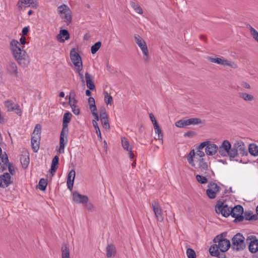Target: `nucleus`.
Here are the masks:
<instances>
[{
  "label": "nucleus",
  "mask_w": 258,
  "mask_h": 258,
  "mask_svg": "<svg viewBox=\"0 0 258 258\" xmlns=\"http://www.w3.org/2000/svg\"><path fill=\"white\" fill-rule=\"evenodd\" d=\"M208 59L211 62L215 63L223 67H229L232 69H236L238 67L236 62L227 59L222 56L209 57Z\"/></svg>",
  "instance_id": "6"
},
{
  "label": "nucleus",
  "mask_w": 258,
  "mask_h": 258,
  "mask_svg": "<svg viewBox=\"0 0 258 258\" xmlns=\"http://www.w3.org/2000/svg\"><path fill=\"white\" fill-rule=\"evenodd\" d=\"M219 191L220 187L216 183L211 182L208 185L206 194L209 198L214 199Z\"/></svg>",
  "instance_id": "13"
},
{
  "label": "nucleus",
  "mask_w": 258,
  "mask_h": 258,
  "mask_svg": "<svg viewBox=\"0 0 258 258\" xmlns=\"http://www.w3.org/2000/svg\"><path fill=\"white\" fill-rule=\"evenodd\" d=\"M219 248V246H218L217 244H214L210 246L209 251L211 255L212 256H218V255L220 254Z\"/></svg>",
  "instance_id": "33"
},
{
  "label": "nucleus",
  "mask_w": 258,
  "mask_h": 258,
  "mask_svg": "<svg viewBox=\"0 0 258 258\" xmlns=\"http://www.w3.org/2000/svg\"><path fill=\"white\" fill-rule=\"evenodd\" d=\"M204 145L205 151L207 157L215 155L219 152V147L209 141L202 142Z\"/></svg>",
  "instance_id": "10"
},
{
  "label": "nucleus",
  "mask_w": 258,
  "mask_h": 258,
  "mask_svg": "<svg viewBox=\"0 0 258 258\" xmlns=\"http://www.w3.org/2000/svg\"><path fill=\"white\" fill-rule=\"evenodd\" d=\"M242 86L243 88H245V89H250V86L249 84H248V83H246V82H243V83H242Z\"/></svg>",
  "instance_id": "58"
},
{
  "label": "nucleus",
  "mask_w": 258,
  "mask_h": 258,
  "mask_svg": "<svg viewBox=\"0 0 258 258\" xmlns=\"http://www.w3.org/2000/svg\"><path fill=\"white\" fill-rule=\"evenodd\" d=\"M186 255L188 258H196V252L191 248H188L186 250Z\"/></svg>",
  "instance_id": "48"
},
{
  "label": "nucleus",
  "mask_w": 258,
  "mask_h": 258,
  "mask_svg": "<svg viewBox=\"0 0 258 258\" xmlns=\"http://www.w3.org/2000/svg\"><path fill=\"white\" fill-rule=\"evenodd\" d=\"M249 153L253 156H258V146L255 144H250L248 147Z\"/></svg>",
  "instance_id": "34"
},
{
  "label": "nucleus",
  "mask_w": 258,
  "mask_h": 258,
  "mask_svg": "<svg viewBox=\"0 0 258 258\" xmlns=\"http://www.w3.org/2000/svg\"><path fill=\"white\" fill-rule=\"evenodd\" d=\"M246 246V243H232L231 244V248L236 251L243 250Z\"/></svg>",
  "instance_id": "35"
},
{
  "label": "nucleus",
  "mask_w": 258,
  "mask_h": 258,
  "mask_svg": "<svg viewBox=\"0 0 258 258\" xmlns=\"http://www.w3.org/2000/svg\"><path fill=\"white\" fill-rule=\"evenodd\" d=\"M246 240L249 242H258V237L255 235L250 234L247 237Z\"/></svg>",
  "instance_id": "50"
},
{
  "label": "nucleus",
  "mask_w": 258,
  "mask_h": 258,
  "mask_svg": "<svg viewBox=\"0 0 258 258\" xmlns=\"http://www.w3.org/2000/svg\"><path fill=\"white\" fill-rule=\"evenodd\" d=\"M61 258H70V248L68 243H64L61 247Z\"/></svg>",
  "instance_id": "27"
},
{
  "label": "nucleus",
  "mask_w": 258,
  "mask_h": 258,
  "mask_svg": "<svg viewBox=\"0 0 258 258\" xmlns=\"http://www.w3.org/2000/svg\"><path fill=\"white\" fill-rule=\"evenodd\" d=\"M68 142L67 135L64 133V130H62L59 138V147L58 152L59 153H63L65 146Z\"/></svg>",
  "instance_id": "23"
},
{
  "label": "nucleus",
  "mask_w": 258,
  "mask_h": 258,
  "mask_svg": "<svg viewBox=\"0 0 258 258\" xmlns=\"http://www.w3.org/2000/svg\"><path fill=\"white\" fill-rule=\"evenodd\" d=\"M5 106L9 111H15L19 115H21L22 112L19 108V106L13 103L11 100H7L5 102Z\"/></svg>",
  "instance_id": "17"
},
{
  "label": "nucleus",
  "mask_w": 258,
  "mask_h": 258,
  "mask_svg": "<svg viewBox=\"0 0 258 258\" xmlns=\"http://www.w3.org/2000/svg\"><path fill=\"white\" fill-rule=\"evenodd\" d=\"M152 122L153 124L154 127L159 126V124H158L156 118L154 119V120H152Z\"/></svg>",
  "instance_id": "61"
},
{
  "label": "nucleus",
  "mask_w": 258,
  "mask_h": 258,
  "mask_svg": "<svg viewBox=\"0 0 258 258\" xmlns=\"http://www.w3.org/2000/svg\"><path fill=\"white\" fill-rule=\"evenodd\" d=\"M28 31H29V29H28V27H24L23 28V29H22V34H23V35L24 36L26 35L28 33Z\"/></svg>",
  "instance_id": "57"
},
{
  "label": "nucleus",
  "mask_w": 258,
  "mask_h": 258,
  "mask_svg": "<svg viewBox=\"0 0 258 258\" xmlns=\"http://www.w3.org/2000/svg\"><path fill=\"white\" fill-rule=\"evenodd\" d=\"M121 141L122 148L127 152L130 158L133 159L135 156L132 151L133 146L130 144L127 139L125 137H122L121 138Z\"/></svg>",
  "instance_id": "15"
},
{
  "label": "nucleus",
  "mask_w": 258,
  "mask_h": 258,
  "mask_svg": "<svg viewBox=\"0 0 258 258\" xmlns=\"http://www.w3.org/2000/svg\"><path fill=\"white\" fill-rule=\"evenodd\" d=\"M59 96H60V97H64V92H61L59 93Z\"/></svg>",
  "instance_id": "64"
},
{
  "label": "nucleus",
  "mask_w": 258,
  "mask_h": 258,
  "mask_svg": "<svg viewBox=\"0 0 258 258\" xmlns=\"http://www.w3.org/2000/svg\"><path fill=\"white\" fill-rule=\"evenodd\" d=\"M239 96L244 100L247 101H252L254 98L253 95L246 93H240Z\"/></svg>",
  "instance_id": "42"
},
{
  "label": "nucleus",
  "mask_w": 258,
  "mask_h": 258,
  "mask_svg": "<svg viewBox=\"0 0 258 258\" xmlns=\"http://www.w3.org/2000/svg\"><path fill=\"white\" fill-rule=\"evenodd\" d=\"M215 211L218 214H221L224 217H228L231 215V207L225 202L218 201L215 207Z\"/></svg>",
  "instance_id": "9"
},
{
  "label": "nucleus",
  "mask_w": 258,
  "mask_h": 258,
  "mask_svg": "<svg viewBox=\"0 0 258 258\" xmlns=\"http://www.w3.org/2000/svg\"><path fill=\"white\" fill-rule=\"evenodd\" d=\"M73 200L75 202L83 205L87 204L89 200L87 196L82 195L77 191L73 192Z\"/></svg>",
  "instance_id": "19"
},
{
  "label": "nucleus",
  "mask_w": 258,
  "mask_h": 258,
  "mask_svg": "<svg viewBox=\"0 0 258 258\" xmlns=\"http://www.w3.org/2000/svg\"><path fill=\"white\" fill-rule=\"evenodd\" d=\"M12 183L11 177L9 173H5L0 176V187H6Z\"/></svg>",
  "instance_id": "21"
},
{
  "label": "nucleus",
  "mask_w": 258,
  "mask_h": 258,
  "mask_svg": "<svg viewBox=\"0 0 258 258\" xmlns=\"http://www.w3.org/2000/svg\"><path fill=\"white\" fill-rule=\"evenodd\" d=\"M57 13L66 23L69 24L71 22L72 12L67 5L62 4L58 7Z\"/></svg>",
  "instance_id": "7"
},
{
  "label": "nucleus",
  "mask_w": 258,
  "mask_h": 258,
  "mask_svg": "<svg viewBox=\"0 0 258 258\" xmlns=\"http://www.w3.org/2000/svg\"><path fill=\"white\" fill-rule=\"evenodd\" d=\"M70 38L69 32L65 29L61 30L57 36V39L60 42H64Z\"/></svg>",
  "instance_id": "25"
},
{
  "label": "nucleus",
  "mask_w": 258,
  "mask_h": 258,
  "mask_svg": "<svg viewBox=\"0 0 258 258\" xmlns=\"http://www.w3.org/2000/svg\"><path fill=\"white\" fill-rule=\"evenodd\" d=\"M155 132V134L157 135L158 137L155 138L156 140H158L161 141V143L163 144V134L160 128L159 125L154 127Z\"/></svg>",
  "instance_id": "39"
},
{
  "label": "nucleus",
  "mask_w": 258,
  "mask_h": 258,
  "mask_svg": "<svg viewBox=\"0 0 258 258\" xmlns=\"http://www.w3.org/2000/svg\"><path fill=\"white\" fill-rule=\"evenodd\" d=\"M10 49L14 58L20 66L26 67L29 64V57L18 40L13 39L11 41Z\"/></svg>",
  "instance_id": "3"
},
{
  "label": "nucleus",
  "mask_w": 258,
  "mask_h": 258,
  "mask_svg": "<svg viewBox=\"0 0 258 258\" xmlns=\"http://www.w3.org/2000/svg\"><path fill=\"white\" fill-rule=\"evenodd\" d=\"M17 6L19 10L30 7L36 8L37 6V0H19Z\"/></svg>",
  "instance_id": "14"
},
{
  "label": "nucleus",
  "mask_w": 258,
  "mask_h": 258,
  "mask_svg": "<svg viewBox=\"0 0 258 258\" xmlns=\"http://www.w3.org/2000/svg\"><path fill=\"white\" fill-rule=\"evenodd\" d=\"M204 145L201 143L196 148V152L191 150L187 155L186 159L189 164L201 173L208 175L212 172L210 157H207L203 151Z\"/></svg>",
  "instance_id": "1"
},
{
  "label": "nucleus",
  "mask_w": 258,
  "mask_h": 258,
  "mask_svg": "<svg viewBox=\"0 0 258 258\" xmlns=\"http://www.w3.org/2000/svg\"><path fill=\"white\" fill-rule=\"evenodd\" d=\"M238 153L242 156H246L247 154L246 146L244 143L241 140L235 141L231 150V155L233 156L234 158L238 156Z\"/></svg>",
  "instance_id": "5"
},
{
  "label": "nucleus",
  "mask_w": 258,
  "mask_h": 258,
  "mask_svg": "<svg viewBox=\"0 0 258 258\" xmlns=\"http://www.w3.org/2000/svg\"><path fill=\"white\" fill-rule=\"evenodd\" d=\"M92 123L95 130L99 128L97 122H96V120H93Z\"/></svg>",
  "instance_id": "59"
},
{
  "label": "nucleus",
  "mask_w": 258,
  "mask_h": 258,
  "mask_svg": "<svg viewBox=\"0 0 258 258\" xmlns=\"http://www.w3.org/2000/svg\"><path fill=\"white\" fill-rule=\"evenodd\" d=\"M104 102L106 105L111 104L113 101V98L112 96L109 95L108 92H104Z\"/></svg>",
  "instance_id": "44"
},
{
  "label": "nucleus",
  "mask_w": 258,
  "mask_h": 258,
  "mask_svg": "<svg viewBox=\"0 0 258 258\" xmlns=\"http://www.w3.org/2000/svg\"><path fill=\"white\" fill-rule=\"evenodd\" d=\"M70 58L75 67L76 72L79 75L80 80L82 84L85 85L86 84L87 88L89 90H95V85L94 83L92 76L88 72H86L85 74H84L82 58L76 48H73L71 50Z\"/></svg>",
  "instance_id": "2"
},
{
  "label": "nucleus",
  "mask_w": 258,
  "mask_h": 258,
  "mask_svg": "<svg viewBox=\"0 0 258 258\" xmlns=\"http://www.w3.org/2000/svg\"><path fill=\"white\" fill-rule=\"evenodd\" d=\"M202 122L201 119L198 118H191L187 119H180L177 121L175 124L179 128H185L190 125H196Z\"/></svg>",
  "instance_id": "11"
},
{
  "label": "nucleus",
  "mask_w": 258,
  "mask_h": 258,
  "mask_svg": "<svg viewBox=\"0 0 258 258\" xmlns=\"http://www.w3.org/2000/svg\"><path fill=\"white\" fill-rule=\"evenodd\" d=\"M58 163V157L57 156H55L52 159L51 165L50 172L52 174L55 172V171L57 169Z\"/></svg>",
  "instance_id": "36"
},
{
  "label": "nucleus",
  "mask_w": 258,
  "mask_h": 258,
  "mask_svg": "<svg viewBox=\"0 0 258 258\" xmlns=\"http://www.w3.org/2000/svg\"><path fill=\"white\" fill-rule=\"evenodd\" d=\"M41 126L40 124H37L32 135L33 136H40L41 134Z\"/></svg>",
  "instance_id": "47"
},
{
  "label": "nucleus",
  "mask_w": 258,
  "mask_h": 258,
  "mask_svg": "<svg viewBox=\"0 0 258 258\" xmlns=\"http://www.w3.org/2000/svg\"><path fill=\"white\" fill-rule=\"evenodd\" d=\"M195 135V133L192 131H189L186 133H185L184 134V137H192L194 136Z\"/></svg>",
  "instance_id": "52"
},
{
  "label": "nucleus",
  "mask_w": 258,
  "mask_h": 258,
  "mask_svg": "<svg viewBox=\"0 0 258 258\" xmlns=\"http://www.w3.org/2000/svg\"><path fill=\"white\" fill-rule=\"evenodd\" d=\"M219 249L222 252H225L231 247V243H218Z\"/></svg>",
  "instance_id": "37"
},
{
  "label": "nucleus",
  "mask_w": 258,
  "mask_h": 258,
  "mask_svg": "<svg viewBox=\"0 0 258 258\" xmlns=\"http://www.w3.org/2000/svg\"><path fill=\"white\" fill-rule=\"evenodd\" d=\"M86 95L87 96H91V92H90V91L89 90H87L86 91Z\"/></svg>",
  "instance_id": "63"
},
{
  "label": "nucleus",
  "mask_w": 258,
  "mask_h": 258,
  "mask_svg": "<svg viewBox=\"0 0 258 258\" xmlns=\"http://www.w3.org/2000/svg\"><path fill=\"white\" fill-rule=\"evenodd\" d=\"M149 117H150V118L151 121L152 120H154V119H155V117L154 115L152 113H150Z\"/></svg>",
  "instance_id": "62"
},
{
  "label": "nucleus",
  "mask_w": 258,
  "mask_h": 258,
  "mask_svg": "<svg viewBox=\"0 0 258 258\" xmlns=\"http://www.w3.org/2000/svg\"><path fill=\"white\" fill-rule=\"evenodd\" d=\"M231 216L235 218L234 221L240 222L243 220V216L242 214L243 213V209L240 205H237L234 208H231Z\"/></svg>",
  "instance_id": "12"
},
{
  "label": "nucleus",
  "mask_w": 258,
  "mask_h": 258,
  "mask_svg": "<svg viewBox=\"0 0 258 258\" xmlns=\"http://www.w3.org/2000/svg\"><path fill=\"white\" fill-rule=\"evenodd\" d=\"M105 252L107 258L114 257L116 254V248L113 243H108L105 247Z\"/></svg>",
  "instance_id": "22"
},
{
  "label": "nucleus",
  "mask_w": 258,
  "mask_h": 258,
  "mask_svg": "<svg viewBox=\"0 0 258 258\" xmlns=\"http://www.w3.org/2000/svg\"><path fill=\"white\" fill-rule=\"evenodd\" d=\"M8 167V168H9V172H10V173H11L12 175L14 174V172H15L14 169L13 167L11 165H10V164H9V162H8V167Z\"/></svg>",
  "instance_id": "55"
},
{
  "label": "nucleus",
  "mask_w": 258,
  "mask_h": 258,
  "mask_svg": "<svg viewBox=\"0 0 258 258\" xmlns=\"http://www.w3.org/2000/svg\"><path fill=\"white\" fill-rule=\"evenodd\" d=\"M245 219L246 220H255L256 218V216L255 215H252V216H249V215H247L246 214H245Z\"/></svg>",
  "instance_id": "54"
},
{
  "label": "nucleus",
  "mask_w": 258,
  "mask_h": 258,
  "mask_svg": "<svg viewBox=\"0 0 258 258\" xmlns=\"http://www.w3.org/2000/svg\"><path fill=\"white\" fill-rule=\"evenodd\" d=\"M76 100H74V104L72 103V101L70 99L69 100V104L71 105V107L72 108V111L73 113L76 115H79L80 113V110L79 108L76 105Z\"/></svg>",
  "instance_id": "41"
},
{
  "label": "nucleus",
  "mask_w": 258,
  "mask_h": 258,
  "mask_svg": "<svg viewBox=\"0 0 258 258\" xmlns=\"http://www.w3.org/2000/svg\"><path fill=\"white\" fill-rule=\"evenodd\" d=\"M245 239V237L242 234L238 233L233 236L232 242H244Z\"/></svg>",
  "instance_id": "40"
},
{
  "label": "nucleus",
  "mask_w": 258,
  "mask_h": 258,
  "mask_svg": "<svg viewBox=\"0 0 258 258\" xmlns=\"http://www.w3.org/2000/svg\"><path fill=\"white\" fill-rule=\"evenodd\" d=\"M72 117V114L67 112L65 113L63 116V130L68 129V123L70 121Z\"/></svg>",
  "instance_id": "30"
},
{
  "label": "nucleus",
  "mask_w": 258,
  "mask_h": 258,
  "mask_svg": "<svg viewBox=\"0 0 258 258\" xmlns=\"http://www.w3.org/2000/svg\"><path fill=\"white\" fill-rule=\"evenodd\" d=\"M231 144L228 140H224L219 147V154L222 157H225L228 156L231 159L233 158V156L231 155Z\"/></svg>",
  "instance_id": "8"
},
{
  "label": "nucleus",
  "mask_w": 258,
  "mask_h": 258,
  "mask_svg": "<svg viewBox=\"0 0 258 258\" xmlns=\"http://www.w3.org/2000/svg\"><path fill=\"white\" fill-rule=\"evenodd\" d=\"M247 28L253 39L258 43V31L250 25H248Z\"/></svg>",
  "instance_id": "29"
},
{
  "label": "nucleus",
  "mask_w": 258,
  "mask_h": 258,
  "mask_svg": "<svg viewBox=\"0 0 258 258\" xmlns=\"http://www.w3.org/2000/svg\"><path fill=\"white\" fill-rule=\"evenodd\" d=\"M40 140V136H33L31 138L32 148L34 152H37L39 148V143Z\"/></svg>",
  "instance_id": "28"
},
{
  "label": "nucleus",
  "mask_w": 258,
  "mask_h": 258,
  "mask_svg": "<svg viewBox=\"0 0 258 258\" xmlns=\"http://www.w3.org/2000/svg\"><path fill=\"white\" fill-rule=\"evenodd\" d=\"M91 112H92V115H93V116L94 117V118L95 119L94 120H96V122H97V121H98L99 119V117L98 115L97 111H93Z\"/></svg>",
  "instance_id": "56"
},
{
  "label": "nucleus",
  "mask_w": 258,
  "mask_h": 258,
  "mask_svg": "<svg viewBox=\"0 0 258 258\" xmlns=\"http://www.w3.org/2000/svg\"><path fill=\"white\" fill-rule=\"evenodd\" d=\"M85 207L87 210L90 212H93L95 210V207L94 205L91 203H87V204H85Z\"/></svg>",
  "instance_id": "51"
},
{
  "label": "nucleus",
  "mask_w": 258,
  "mask_h": 258,
  "mask_svg": "<svg viewBox=\"0 0 258 258\" xmlns=\"http://www.w3.org/2000/svg\"><path fill=\"white\" fill-rule=\"evenodd\" d=\"M7 72L11 76L17 77L18 76V67L14 61H10L7 65Z\"/></svg>",
  "instance_id": "18"
},
{
  "label": "nucleus",
  "mask_w": 258,
  "mask_h": 258,
  "mask_svg": "<svg viewBox=\"0 0 258 258\" xmlns=\"http://www.w3.org/2000/svg\"><path fill=\"white\" fill-rule=\"evenodd\" d=\"M88 104L91 112L97 111V108L94 98L90 97L88 98Z\"/></svg>",
  "instance_id": "38"
},
{
  "label": "nucleus",
  "mask_w": 258,
  "mask_h": 258,
  "mask_svg": "<svg viewBox=\"0 0 258 258\" xmlns=\"http://www.w3.org/2000/svg\"><path fill=\"white\" fill-rule=\"evenodd\" d=\"M152 207L157 220L160 222L163 221L164 218L161 207L155 202L152 203Z\"/></svg>",
  "instance_id": "20"
},
{
  "label": "nucleus",
  "mask_w": 258,
  "mask_h": 258,
  "mask_svg": "<svg viewBox=\"0 0 258 258\" xmlns=\"http://www.w3.org/2000/svg\"><path fill=\"white\" fill-rule=\"evenodd\" d=\"M47 185V180L44 178H41L39 182L38 188L41 190H45Z\"/></svg>",
  "instance_id": "43"
},
{
  "label": "nucleus",
  "mask_w": 258,
  "mask_h": 258,
  "mask_svg": "<svg viewBox=\"0 0 258 258\" xmlns=\"http://www.w3.org/2000/svg\"><path fill=\"white\" fill-rule=\"evenodd\" d=\"M248 249L251 253H255L258 251V243H249Z\"/></svg>",
  "instance_id": "45"
},
{
  "label": "nucleus",
  "mask_w": 258,
  "mask_h": 258,
  "mask_svg": "<svg viewBox=\"0 0 258 258\" xmlns=\"http://www.w3.org/2000/svg\"><path fill=\"white\" fill-rule=\"evenodd\" d=\"M132 7L136 13L139 14H142L143 13L142 8L138 4H134L132 5Z\"/></svg>",
  "instance_id": "49"
},
{
  "label": "nucleus",
  "mask_w": 258,
  "mask_h": 258,
  "mask_svg": "<svg viewBox=\"0 0 258 258\" xmlns=\"http://www.w3.org/2000/svg\"><path fill=\"white\" fill-rule=\"evenodd\" d=\"M227 232H223L216 236L214 238L213 242H230V240L229 239H227L225 238Z\"/></svg>",
  "instance_id": "31"
},
{
  "label": "nucleus",
  "mask_w": 258,
  "mask_h": 258,
  "mask_svg": "<svg viewBox=\"0 0 258 258\" xmlns=\"http://www.w3.org/2000/svg\"><path fill=\"white\" fill-rule=\"evenodd\" d=\"M211 173H213V171H212V172H210L208 175L205 174L204 173H202V174H204L205 176L200 175V174H197L196 176V178L197 180L201 184H206L208 182V180L207 178V176H208L210 175V174Z\"/></svg>",
  "instance_id": "32"
},
{
  "label": "nucleus",
  "mask_w": 258,
  "mask_h": 258,
  "mask_svg": "<svg viewBox=\"0 0 258 258\" xmlns=\"http://www.w3.org/2000/svg\"><path fill=\"white\" fill-rule=\"evenodd\" d=\"M134 39L142 52L144 61L145 62H149L150 60V56L146 41L138 34L134 35Z\"/></svg>",
  "instance_id": "4"
},
{
  "label": "nucleus",
  "mask_w": 258,
  "mask_h": 258,
  "mask_svg": "<svg viewBox=\"0 0 258 258\" xmlns=\"http://www.w3.org/2000/svg\"><path fill=\"white\" fill-rule=\"evenodd\" d=\"M75 176L76 172L73 169L71 170L68 175L67 186L70 190L73 189Z\"/></svg>",
  "instance_id": "24"
},
{
  "label": "nucleus",
  "mask_w": 258,
  "mask_h": 258,
  "mask_svg": "<svg viewBox=\"0 0 258 258\" xmlns=\"http://www.w3.org/2000/svg\"><path fill=\"white\" fill-rule=\"evenodd\" d=\"M19 43L21 44V46L25 45L26 43V38L25 36H22L20 39V41H19Z\"/></svg>",
  "instance_id": "53"
},
{
  "label": "nucleus",
  "mask_w": 258,
  "mask_h": 258,
  "mask_svg": "<svg viewBox=\"0 0 258 258\" xmlns=\"http://www.w3.org/2000/svg\"><path fill=\"white\" fill-rule=\"evenodd\" d=\"M20 161L24 168H26L29 164V155L27 151H25L20 157Z\"/></svg>",
  "instance_id": "26"
},
{
  "label": "nucleus",
  "mask_w": 258,
  "mask_h": 258,
  "mask_svg": "<svg viewBox=\"0 0 258 258\" xmlns=\"http://www.w3.org/2000/svg\"><path fill=\"white\" fill-rule=\"evenodd\" d=\"M101 43L100 41L97 42L91 46V51L92 54H95L101 47Z\"/></svg>",
  "instance_id": "46"
},
{
  "label": "nucleus",
  "mask_w": 258,
  "mask_h": 258,
  "mask_svg": "<svg viewBox=\"0 0 258 258\" xmlns=\"http://www.w3.org/2000/svg\"><path fill=\"white\" fill-rule=\"evenodd\" d=\"M99 113L100 120L103 128L105 130H109L110 125L108 122V117L105 108H101L100 110Z\"/></svg>",
  "instance_id": "16"
},
{
  "label": "nucleus",
  "mask_w": 258,
  "mask_h": 258,
  "mask_svg": "<svg viewBox=\"0 0 258 258\" xmlns=\"http://www.w3.org/2000/svg\"><path fill=\"white\" fill-rule=\"evenodd\" d=\"M95 131H96V133L98 137L100 139H101V132L100 131V129L99 128L96 129V130H95Z\"/></svg>",
  "instance_id": "60"
}]
</instances>
